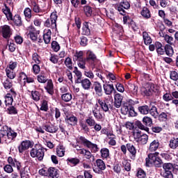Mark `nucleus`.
Returning a JSON list of instances; mask_svg holds the SVG:
<instances>
[{
	"instance_id": "obj_46",
	"label": "nucleus",
	"mask_w": 178,
	"mask_h": 178,
	"mask_svg": "<svg viewBox=\"0 0 178 178\" xmlns=\"http://www.w3.org/2000/svg\"><path fill=\"white\" fill-rule=\"evenodd\" d=\"M19 172L20 177L21 178H30V172H29L26 168H19L17 170Z\"/></svg>"
},
{
	"instance_id": "obj_18",
	"label": "nucleus",
	"mask_w": 178,
	"mask_h": 178,
	"mask_svg": "<svg viewBox=\"0 0 178 178\" xmlns=\"http://www.w3.org/2000/svg\"><path fill=\"white\" fill-rule=\"evenodd\" d=\"M141 94L143 97H152V94H154V89L152 88V86L148 85L146 87L142 88Z\"/></svg>"
},
{
	"instance_id": "obj_10",
	"label": "nucleus",
	"mask_w": 178,
	"mask_h": 178,
	"mask_svg": "<svg viewBox=\"0 0 178 178\" xmlns=\"http://www.w3.org/2000/svg\"><path fill=\"white\" fill-rule=\"evenodd\" d=\"M56 11L51 13L50 19H47L44 22L46 27H51L53 30L56 29V20H58V15Z\"/></svg>"
},
{
	"instance_id": "obj_20",
	"label": "nucleus",
	"mask_w": 178,
	"mask_h": 178,
	"mask_svg": "<svg viewBox=\"0 0 178 178\" xmlns=\"http://www.w3.org/2000/svg\"><path fill=\"white\" fill-rule=\"evenodd\" d=\"M8 20H12L17 27H21L23 26V21H22V17L20 15L17 14L14 17L11 15V18H9Z\"/></svg>"
},
{
	"instance_id": "obj_58",
	"label": "nucleus",
	"mask_w": 178,
	"mask_h": 178,
	"mask_svg": "<svg viewBox=\"0 0 178 178\" xmlns=\"http://www.w3.org/2000/svg\"><path fill=\"white\" fill-rule=\"evenodd\" d=\"M137 143H140L143 145H145L147 143H148V135L143 134L140 139L137 141Z\"/></svg>"
},
{
	"instance_id": "obj_36",
	"label": "nucleus",
	"mask_w": 178,
	"mask_h": 178,
	"mask_svg": "<svg viewBox=\"0 0 178 178\" xmlns=\"http://www.w3.org/2000/svg\"><path fill=\"white\" fill-rule=\"evenodd\" d=\"M4 8H5L2 9V12L3 13H4V15L7 17V19L8 20L9 19L12 18L13 14H12V12L10 11V8H9V6H8L6 3H4Z\"/></svg>"
},
{
	"instance_id": "obj_9",
	"label": "nucleus",
	"mask_w": 178,
	"mask_h": 178,
	"mask_svg": "<svg viewBox=\"0 0 178 178\" xmlns=\"http://www.w3.org/2000/svg\"><path fill=\"white\" fill-rule=\"evenodd\" d=\"M0 33L4 40H8L13 34V30L10 26L5 24L0 26Z\"/></svg>"
},
{
	"instance_id": "obj_23",
	"label": "nucleus",
	"mask_w": 178,
	"mask_h": 178,
	"mask_svg": "<svg viewBox=\"0 0 178 178\" xmlns=\"http://www.w3.org/2000/svg\"><path fill=\"white\" fill-rule=\"evenodd\" d=\"M82 35H91V29H90V23L84 22L82 26Z\"/></svg>"
},
{
	"instance_id": "obj_49",
	"label": "nucleus",
	"mask_w": 178,
	"mask_h": 178,
	"mask_svg": "<svg viewBox=\"0 0 178 178\" xmlns=\"http://www.w3.org/2000/svg\"><path fill=\"white\" fill-rule=\"evenodd\" d=\"M160 37H163L165 41L167 42V44H168V45H174L173 44V41H174V38L173 37L168 35V34H163L160 35Z\"/></svg>"
},
{
	"instance_id": "obj_31",
	"label": "nucleus",
	"mask_w": 178,
	"mask_h": 178,
	"mask_svg": "<svg viewBox=\"0 0 178 178\" xmlns=\"http://www.w3.org/2000/svg\"><path fill=\"white\" fill-rule=\"evenodd\" d=\"M143 38L145 45H149L150 44H152V38H151V36L147 31L143 32Z\"/></svg>"
},
{
	"instance_id": "obj_35",
	"label": "nucleus",
	"mask_w": 178,
	"mask_h": 178,
	"mask_svg": "<svg viewBox=\"0 0 178 178\" xmlns=\"http://www.w3.org/2000/svg\"><path fill=\"white\" fill-rule=\"evenodd\" d=\"M5 98V105L6 106H10L13 104V96H12V94L7 93L6 95L4 97Z\"/></svg>"
},
{
	"instance_id": "obj_2",
	"label": "nucleus",
	"mask_w": 178,
	"mask_h": 178,
	"mask_svg": "<svg viewBox=\"0 0 178 178\" xmlns=\"http://www.w3.org/2000/svg\"><path fill=\"white\" fill-rule=\"evenodd\" d=\"M38 83H45L47 81V86L44 87L47 92L50 95H54V82H52V79H49L45 76V73L44 72H41L39 75L37 76Z\"/></svg>"
},
{
	"instance_id": "obj_48",
	"label": "nucleus",
	"mask_w": 178,
	"mask_h": 178,
	"mask_svg": "<svg viewBox=\"0 0 178 178\" xmlns=\"http://www.w3.org/2000/svg\"><path fill=\"white\" fill-rule=\"evenodd\" d=\"M64 64L69 69V70H73V61L72 60V58L67 57L64 60Z\"/></svg>"
},
{
	"instance_id": "obj_54",
	"label": "nucleus",
	"mask_w": 178,
	"mask_h": 178,
	"mask_svg": "<svg viewBox=\"0 0 178 178\" xmlns=\"http://www.w3.org/2000/svg\"><path fill=\"white\" fill-rule=\"evenodd\" d=\"M124 108L127 112H129V116H131L132 118L134 116H136L137 113H136V111H134V106H130L129 108V106H124Z\"/></svg>"
},
{
	"instance_id": "obj_59",
	"label": "nucleus",
	"mask_w": 178,
	"mask_h": 178,
	"mask_svg": "<svg viewBox=\"0 0 178 178\" xmlns=\"http://www.w3.org/2000/svg\"><path fill=\"white\" fill-rule=\"evenodd\" d=\"M3 85L6 90H10L13 87V81L9 80V79H6L3 83Z\"/></svg>"
},
{
	"instance_id": "obj_14",
	"label": "nucleus",
	"mask_w": 178,
	"mask_h": 178,
	"mask_svg": "<svg viewBox=\"0 0 178 178\" xmlns=\"http://www.w3.org/2000/svg\"><path fill=\"white\" fill-rule=\"evenodd\" d=\"M7 162L13 168H17V170H20V168H22V163L17 161V159H16L15 158L8 156L7 159Z\"/></svg>"
},
{
	"instance_id": "obj_21",
	"label": "nucleus",
	"mask_w": 178,
	"mask_h": 178,
	"mask_svg": "<svg viewBox=\"0 0 178 178\" xmlns=\"http://www.w3.org/2000/svg\"><path fill=\"white\" fill-rule=\"evenodd\" d=\"M122 102H123V96L120 93L115 94L113 102L115 108H120L122 106Z\"/></svg>"
},
{
	"instance_id": "obj_51",
	"label": "nucleus",
	"mask_w": 178,
	"mask_h": 178,
	"mask_svg": "<svg viewBox=\"0 0 178 178\" xmlns=\"http://www.w3.org/2000/svg\"><path fill=\"white\" fill-rule=\"evenodd\" d=\"M7 45H8V50L10 52H15L16 51V44L13 42V40L9 39L7 40Z\"/></svg>"
},
{
	"instance_id": "obj_57",
	"label": "nucleus",
	"mask_w": 178,
	"mask_h": 178,
	"mask_svg": "<svg viewBox=\"0 0 178 178\" xmlns=\"http://www.w3.org/2000/svg\"><path fill=\"white\" fill-rule=\"evenodd\" d=\"M130 160H124L122 162V165L126 172H130V170H131V163H130Z\"/></svg>"
},
{
	"instance_id": "obj_38",
	"label": "nucleus",
	"mask_w": 178,
	"mask_h": 178,
	"mask_svg": "<svg viewBox=\"0 0 178 178\" xmlns=\"http://www.w3.org/2000/svg\"><path fill=\"white\" fill-rule=\"evenodd\" d=\"M138 111L141 115H148L149 113V106L148 105L140 106Z\"/></svg>"
},
{
	"instance_id": "obj_5",
	"label": "nucleus",
	"mask_w": 178,
	"mask_h": 178,
	"mask_svg": "<svg viewBox=\"0 0 178 178\" xmlns=\"http://www.w3.org/2000/svg\"><path fill=\"white\" fill-rule=\"evenodd\" d=\"M74 62H77V65L80 69L86 70L87 67H86V58H84V51H77L76 50L75 53L72 56Z\"/></svg>"
},
{
	"instance_id": "obj_22",
	"label": "nucleus",
	"mask_w": 178,
	"mask_h": 178,
	"mask_svg": "<svg viewBox=\"0 0 178 178\" xmlns=\"http://www.w3.org/2000/svg\"><path fill=\"white\" fill-rule=\"evenodd\" d=\"M76 84H81V87L83 88V90H88L90 88H91V81L87 78L81 79L79 81V83H76Z\"/></svg>"
},
{
	"instance_id": "obj_62",
	"label": "nucleus",
	"mask_w": 178,
	"mask_h": 178,
	"mask_svg": "<svg viewBox=\"0 0 178 178\" xmlns=\"http://www.w3.org/2000/svg\"><path fill=\"white\" fill-rule=\"evenodd\" d=\"M115 30L117 31L119 35H123V33H124V30L123 29V26L119 24H115Z\"/></svg>"
},
{
	"instance_id": "obj_29",
	"label": "nucleus",
	"mask_w": 178,
	"mask_h": 178,
	"mask_svg": "<svg viewBox=\"0 0 178 178\" xmlns=\"http://www.w3.org/2000/svg\"><path fill=\"white\" fill-rule=\"evenodd\" d=\"M155 47L158 55H165V46H163L162 43L160 42H156Z\"/></svg>"
},
{
	"instance_id": "obj_52",
	"label": "nucleus",
	"mask_w": 178,
	"mask_h": 178,
	"mask_svg": "<svg viewBox=\"0 0 178 178\" xmlns=\"http://www.w3.org/2000/svg\"><path fill=\"white\" fill-rule=\"evenodd\" d=\"M6 112L8 115H17L18 111L15 106H9L8 108L6 109Z\"/></svg>"
},
{
	"instance_id": "obj_8",
	"label": "nucleus",
	"mask_w": 178,
	"mask_h": 178,
	"mask_svg": "<svg viewBox=\"0 0 178 178\" xmlns=\"http://www.w3.org/2000/svg\"><path fill=\"white\" fill-rule=\"evenodd\" d=\"M97 102L100 108L102 109V111H104V112H108L109 109H111V111H114L115 109L113 105V102L108 99H97Z\"/></svg>"
},
{
	"instance_id": "obj_12",
	"label": "nucleus",
	"mask_w": 178,
	"mask_h": 178,
	"mask_svg": "<svg viewBox=\"0 0 178 178\" xmlns=\"http://www.w3.org/2000/svg\"><path fill=\"white\" fill-rule=\"evenodd\" d=\"M127 149L129 152V158L132 159V161L136 160V156H137V149L136 146H134L133 143H127Z\"/></svg>"
},
{
	"instance_id": "obj_1",
	"label": "nucleus",
	"mask_w": 178,
	"mask_h": 178,
	"mask_svg": "<svg viewBox=\"0 0 178 178\" xmlns=\"http://www.w3.org/2000/svg\"><path fill=\"white\" fill-rule=\"evenodd\" d=\"M163 163V161L159 156V152H158L149 154L145 159V165L147 168L154 165L155 168H162Z\"/></svg>"
},
{
	"instance_id": "obj_41",
	"label": "nucleus",
	"mask_w": 178,
	"mask_h": 178,
	"mask_svg": "<svg viewBox=\"0 0 178 178\" xmlns=\"http://www.w3.org/2000/svg\"><path fill=\"white\" fill-rule=\"evenodd\" d=\"M73 73H74L76 77V79L75 80L76 84H77V83H80V81L81 80V77H83V74L81 73V72L79 70V68H77V67H74Z\"/></svg>"
},
{
	"instance_id": "obj_37",
	"label": "nucleus",
	"mask_w": 178,
	"mask_h": 178,
	"mask_svg": "<svg viewBox=\"0 0 178 178\" xmlns=\"http://www.w3.org/2000/svg\"><path fill=\"white\" fill-rule=\"evenodd\" d=\"M32 13L33 10H31V8L29 7L25 8V9L24 10V15L27 22H30V20H31V17H33Z\"/></svg>"
},
{
	"instance_id": "obj_42",
	"label": "nucleus",
	"mask_w": 178,
	"mask_h": 178,
	"mask_svg": "<svg viewBox=\"0 0 178 178\" xmlns=\"http://www.w3.org/2000/svg\"><path fill=\"white\" fill-rule=\"evenodd\" d=\"M32 5V10L35 13H41L42 12V10L40 8V5L37 3V1L35 0H33L31 2Z\"/></svg>"
},
{
	"instance_id": "obj_13",
	"label": "nucleus",
	"mask_w": 178,
	"mask_h": 178,
	"mask_svg": "<svg viewBox=\"0 0 178 178\" xmlns=\"http://www.w3.org/2000/svg\"><path fill=\"white\" fill-rule=\"evenodd\" d=\"M65 122L68 124V126H77V123L79 122V119L77 117L74 116V115H66L65 118Z\"/></svg>"
},
{
	"instance_id": "obj_11",
	"label": "nucleus",
	"mask_w": 178,
	"mask_h": 178,
	"mask_svg": "<svg viewBox=\"0 0 178 178\" xmlns=\"http://www.w3.org/2000/svg\"><path fill=\"white\" fill-rule=\"evenodd\" d=\"M34 147V141L30 140H24L21 142L18 146V151L19 154H23L24 151H27L29 148Z\"/></svg>"
},
{
	"instance_id": "obj_60",
	"label": "nucleus",
	"mask_w": 178,
	"mask_h": 178,
	"mask_svg": "<svg viewBox=\"0 0 178 178\" xmlns=\"http://www.w3.org/2000/svg\"><path fill=\"white\" fill-rule=\"evenodd\" d=\"M129 26L131 27V30H133L134 33H137V31L140 30V27H138V24L136 23L134 20H132L131 22H130Z\"/></svg>"
},
{
	"instance_id": "obj_24",
	"label": "nucleus",
	"mask_w": 178,
	"mask_h": 178,
	"mask_svg": "<svg viewBox=\"0 0 178 178\" xmlns=\"http://www.w3.org/2000/svg\"><path fill=\"white\" fill-rule=\"evenodd\" d=\"M103 88L106 95H111L112 92L115 91V87L113 84L106 83L103 85Z\"/></svg>"
},
{
	"instance_id": "obj_40",
	"label": "nucleus",
	"mask_w": 178,
	"mask_h": 178,
	"mask_svg": "<svg viewBox=\"0 0 178 178\" xmlns=\"http://www.w3.org/2000/svg\"><path fill=\"white\" fill-rule=\"evenodd\" d=\"M83 10L86 17H91L92 16V7L87 5L84 6Z\"/></svg>"
},
{
	"instance_id": "obj_32",
	"label": "nucleus",
	"mask_w": 178,
	"mask_h": 178,
	"mask_svg": "<svg viewBox=\"0 0 178 178\" xmlns=\"http://www.w3.org/2000/svg\"><path fill=\"white\" fill-rule=\"evenodd\" d=\"M164 54L167 55L168 56H173V54H175V51L173 50V47H172V44H165L164 46Z\"/></svg>"
},
{
	"instance_id": "obj_39",
	"label": "nucleus",
	"mask_w": 178,
	"mask_h": 178,
	"mask_svg": "<svg viewBox=\"0 0 178 178\" xmlns=\"http://www.w3.org/2000/svg\"><path fill=\"white\" fill-rule=\"evenodd\" d=\"M26 77H27V74H26V73H24V72H21L19 73L17 81H18L19 84L22 86V87H24V81H26Z\"/></svg>"
},
{
	"instance_id": "obj_28",
	"label": "nucleus",
	"mask_w": 178,
	"mask_h": 178,
	"mask_svg": "<svg viewBox=\"0 0 178 178\" xmlns=\"http://www.w3.org/2000/svg\"><path fill=\"white\" fill-rule=\"evenodd\" d=\"M6 134V128L3 126L0 130V144H3V143H6L8 140L6 138L7 136Z\"/></svg>"
},
{
	"instance_id": "obj_17",
	"label": "nucleus",
	"mask_w": 178,
	"mask_h": 178,
	"mask_svg": "<svg viewBox=\"0 0 178 178\" xmlns=\"http://www.w3.org/2000/svg\"><path fill=\"white\" fill-rule=\"evenodd\" d=\"M6 128V133L7 134L6 138L8 140H15L17 137V133L13 130L12 128H9L7 125H4Z\"/></svg>"
},
{
	"instance_id": "obj_55",
	"label": "nucleus",
	"mask_w": 178,
	"mask_h": 178,
	"mask_svg": "<svg viewBox=\"0 0 178 178\" xmlns=\"http://www.w3.org/2000/svg\"><path fill=\"white\" fill-rule=\"evenodd\" d=\"M86 124L89 126V127H94L95 126V120L92 118V116H89L85 120Z\"/></svg>"
},
{
	"instance_id": "obj_6",
	"label": "nucleus",
	"mask_w": 178,
	"mask_h": 178,
	"mask_svg": "<svg viewBox=\"0 0 178 178\" xmlns=\"http://www.w3.org/2000/svg\"><path fill=\"white\" fill-rule=\"evenodd\" d=\"M97 63L98 58L97 57V54L91 50H87L86 51L85 66L86 64L88 63L90 66H92V67H95Z\"/></svg>"
},
{
	"instance_id": "obj_34",
	"label": "nucleus",
	"mask_w": 178,
	"mask_h": 178,
	"mask_svg": "<svg viewBox=\"0 0 178 178\" xmlns=\"http://www.w3.org/2000/svg\"><path fill=\"white\" fill-rule=\"evenodd\" d=\"M140 15L143 16V17H144V19H151V11L146 6L143 8Z\"/></svg>"
},
{
	"instance_id": "obj_27",
	"label": "nucleus",
	"mask_w": 178,
	"mask_h": 178,
	"mask_svg": "<svg viewBox=\"0 0 178 178\" xmlns=\"http://www.w3.org/2000/svg\"><path fill=\"white\" fill-rule=\"evenodd\" d=\"M79 126L81 130L83 131L85 134H88V133H90V127H88V125L84 120H79Z\"/></svg>"
},
{
	"instance_id": "obj_43",
	"label": "nucleus",
	"mask_w": 178,
	"mask_h": 178,
	"mask_svg": "<svg viewBox=\"0 0 178 178\" xmlns=\"http://www.w3.org/2000/svg\"><path fill=\"white\" fill-rule=\"evenodd\" d=\"M67 165L70 166H77L80 163V159L78 158H67Z\"/></svg>"
},
{
	"instance_id": "obj_7",
	"label": "nucleus",
	"mask_w": 178,
	"mask_h": 178,
	"mask_svg": "<svg viewBox=\"0 0 178 178\" xmlns=\"http://www.w3.org/2000/svg\"><path fill=\"white\" fill-rule=\"evenodd\" d=\"M163 171L160 173L161 177L164 178H173V163H163L162 167Z\"/></svg>"
},
{
	"instance_id": "obj_47",
	"label": "nucleus",
	"mask_w": 178,
	"mask_h": 178,
	"mask_svg": "<svg viewBox=\"0 0 178 178\" xmlns=\"http://www.w3.org/2000/svg\"><path fill=\"white\" fill-rule=\"evenodd\" d=\"M100 154L102 159H108L110 155L109 149L106 147L102 148L100 150Z\"/></svg>"
},
{
	"instance_id": "obj_50",
	"label": "nucleus",
	"mask_w": 178,
	"mask_h": 178,
	"mask_svg": "<svg viewBox=\"0 0 178 178\" xmlns=\"http://www.w3.org/2000/svg\"><path fill=\"white\" fill-rule=\"evenodd\" d=\"M169 147L172 149H176L178 147V138H172L170 140Z\"/></svg>"
},
{
	"instance_id": "obj_33",
	"label": "nucleus",
	"mask_w": 178,
	"mask_h": 178,
	"mask_svg": "<svg viewBox=\"0 0 178 178\" xmlns=\"http://www.w3.org/2000/svg\"><path fill=\"white\" fill-rule=\"evenodd\" d=\"M96 166L99 169L98 172H101L106 169V165L105 164V162H104L101 159L96 160Z\"/></svg>"
},
{
	"instance_id": "obj_26",
	"label": "nucleus",
	"mask_w": 178,
	"mask_h": 178,
	"mask_svg": "<svg viewBox=\"0 0 178 178\" xmlns=\"http://www.w3.org/2000/svg\"><path fill=\"white\" fill-rule=\"evenodd\" d=\"M49 177L58 178L59 177V170L55 167L49 168Z\"/></svg>"
},
{
	"instance_id": "obj_45",
	"label": "nucleus",
	"mask_w": 178,
	"mask_h": 178,
	"mask_svg": "<svg viewBox=\"0 0 178 178\" xmlns=\"http://www.w3.org/2000/svg\"><path fill=\"white\" fill-rule=\"evenodd\" d=\"M149 113L154 118V119H157L158 116H159V113L158 112V108L155 106H152L151 108L149 110Z\"/></svg>"
},
{
	"instance_id": "obj_25",
	"label": "nucleus",
	"mask_w": 178,
	"mask_h": 178,
	"mask_svg": "<svg viewBox=\"0 0 178 178\" xmlns=\"http://www.w3.org/2000/svg\"><path fill=\"white\" fill-rule=\"evenodd\" d=\"M127 88L132 95H137V94H138V86H137V85L129 83Z\"/></svg>"
},
{
	"instance_id": "obj_30",
	"label": "nucleus",
	"mask_w": 178,
	"mask_h": 178,
	"mask_svg": "<svg viewBox=\"0 0 178 178\" xmlns=\"http://www.w3.org/2000/svg\"><path fill=\"white\" fill-rule=\"evenodd\" d=\"M159 148V140L158 139L154 140L149 145V151L150 152H155Z\"/></svg>"
},
{
	"instance_id": "obj_61",
	"label": "nucleus",
	"mask_w": 178,
	"mask_h": 178,
	"mask_svg": "<svg viewBox=\"0 0 178 178\" xmlns=\"http://www.w3.org/2000/svg\"><path fill=\"white\" fill-rule=\"evenodd\" d=\"M49 60L51 63H54V65H56L59 60V56L55 54L50 53Z\"/></svg>"
},
{
	"instance_id": "obj_16",
	"label": "nucleus",
	"mask_w": 178,
	"mask_h": 178,
	"mask_svg": "<svg viewBox=\"0 0 178 178\" xmlns=\"http://www.w3.org/2000/svg\"><path fill=\"white\" fill-rule=\"evenodd\" d=\"M92 88H94L95 94L97 95V97H102V95H104L102 85L99 81H95Z\"/></svg>"
},
{
	"instance_id": "obj_19",
	"label": "nucleus",
	"mask_w": 178,
	"mask_h": 178,
	"mask_svg": "<svg viewBox=\"0 0 178 178\" xmlns=\"http://www.w3.org/2000/svg\"><path fill=\"white\" fill-rule=\"evenodd\" d=\"M43 130L47 131V133H56L59 128L54 124H44L42 126Z\"/></svg>"
},
{
	"instance_id": "obj_64",
	"label": "nucleus",
	"mask_w": 178,
	"mask_h": 178,
	"mask_svg": "<svg viewBox=\"0 0 178 178\" xmlns=\"http://www.w3.org/2000/svg\"><path fill=\"white\" fill-rule=\"evenodd\" d=\"M56 154L58 156H60V158H62V156H65V147H63V145H61L59 148L56 149Z\"/></svg>"
},
{
	"instance_id": "obj_56",
	"label": "nucleus",
	"mask_w": 178,
	"mask_h": 178,
	"mask_svg": "<svg viewBox=\"0 0 178 178\" xmlns=\"http://www.w3.org/2000/svg\"><path fill=\"white\" fill-rule=\"evenodd\" d=\"M73 96L72 95V93L70 92L61 95V99L64 101V102H70Z\"/></svg>"
},
{
	"instance_id": "obj_3",
	"label": "nucleus",
	"mask_w": 178,
	"mask_h": 178,
	"mask_svg": "<svg viewBox=\"0 0 178 178\" xmlns=\"http://www.w3.org/2000/svg\"><path fill=\"white\" fill-rule=\"evenodd\" d=\"M31 158H37L38 161L42 162L45 156V151L41 145L35 144L30 151Z\"/></svg>"
},
{
	"instance_id": "obj_53",
	"label": "nucleus",
	"mask_w": 178,
	"mask_h": 178,
	"mask_svg": "<svg viewBox=\"0 0 178 178\" xmlns=\"http://www.w3.org/2000/svg\"><path fill=\"white\" fill-rule=\"evenodd\" d=\"M142 122L145 126L148 127H151L152 126V118H151V117L145 116L143 118Z\"/></svg>"
},
{
	"instance_id": "obj_44",
	"label": "nucleus",
	"mask_w": 178,
	"mask_h": 178,
	"mask_svg": "<svg viewBox=\"0 0 178 178\" xmlns=\"http://www.w3.org/2000/svg\"><path fill=\"white\" fill-rule=\"evenodd\" d=\"M51 35H52V32L50 29L47 31V33L43 34V40L44 44H49L51 42Z\"/></svg>"
},
{
	"instance_id": "obj_4",
	"label": "nucleus",
	"mask_w": 178,
	"mask_h": 178,
	"mask_svg": "<svg viewBox=\"0 0 178 178\" xmlns=\"http://www.w3.org/2000/svg\"><path fill=\"white\" fill-rule=\"evenodd\" d=\"M77 143L79 144H81V145H83V147L88 148V149H90L91 152H93L94 154H96V152H98V151H99V147H98V145L92 143L84 136H79Z\"/></svg>"
},
{
	"instance_id": "obj_63",
	"label": "nucleus",
	"mask_w": 178,
	"mask_h": 178,
	"mask_svg": "<svg viewBox=\"0 0 178 178\" xmlns=\"http://www.w3.org/2000/svg\"><path fill=\"white\" fill-rule=\"evenodd\" d=\"M51 49L54 52H58L60 49V45L56 41L54 40L51 42Z\"/></svg>"
},
{
	"instance_id": "obj_15",
	"label": "nucleus",
	"mask_w": 178,
	"mask_h": 178,
	"mask_svg": "<svg viewBox=\"0 0 178 178\" xmlns=\"http://www.w3.org/2000/svg\"><path fill=\"white\" fill-rule=\"evenodd\" d=\"M39 35H40V31H37L35 30V28L31 26L29 31L28 37H29L33 42H35V41L38 40Z\"/></svg>"
}]
</instances>
